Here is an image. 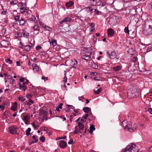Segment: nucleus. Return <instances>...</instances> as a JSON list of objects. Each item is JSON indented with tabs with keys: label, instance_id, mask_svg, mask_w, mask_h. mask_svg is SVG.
I'll use <instances>...</instances> for the list:
<instances>
[{
	"label": "nucleus",
	"instance_id": "nucleus-1",
	"mask_svg": "<svg viewBox=\"0 0 152 152\" xmlns=\"http://www.w3.org/2000/svg\"><path fill=\"white\" fill-rule=\"evenodd\" d=\"M129 89L128 92V95L130 98H136L139 95L140 90L137 89L135 85H130Z\"/></svg>",
	"mask_w": 152,
	"mask_h": 152
},
{
	"label": "nucleus",
	"instance_id": "nucleus-2",
	"mask_svg": "<svg viewBox=\"0 0 152 152\" xmlns=\"http://www.w3.org/2000/svg\"><path fill=\"white\" fill-rule=\"evenodd\" d=\"M122 126L124 129L131 132H133V130L136 128V125L135 123L130 121L128 122L126 120H124L122 122Z\"/></svg>",
	"mask_w": 152,
	"mask_h": 152
},
{
	"label": "nucleus",
	"instance_id": "nucleus-3",
	"mask_svg": "<svg viewBox=\"0 0 152 152\" xmlns=\"http://www.w3.org/2000/svg\"><path fill=\"white\" fill-rule=\"evenodd\" d=\"M138 148L136 145L132 143L129 144L125 149L123 150L122 152H137Z\"/></svg>",
	"mask_w": 152,
	"mask_h": 152
},
{
	"label": "nucleus",
	"instance_id": "nucleus-4",
	"mask_svg": "<svg viewBox=\"0 0 152 152\" xmlns=\"http://www.w3.org/2000/svg\"><path fill=\"white\" fill-rule=\"evenodd\" d=\"M142 27L143 34L146 36L151 35L152 34V28L143 24Z\"/></svg>",
	"mask_w": 152,
	"mask_h": 152
},
{
	"label": "nucleus",
	"instance_id": "nucleus-5",
	"mask_svg": "<svg viewBox=\"0 0 152 152\" xmlns=\"http://www.w3.org/2000/svg\"><path fill=\"white\" fill-rule=\"evenodd\" d=\"M8 129L9 132L12 134H18L19 131L18 128L15 125L10 126Z\"/></svg>",
	"mask_w": 152,
	"mask_h": 152
},
{
	"label": "nucleus",
	"instance_id": "nucleus-6",
	"mask_svg": "<svg viewBox=\"0 0 152 152\" xmlns=\"http://www.w3.org/2000/svg\"><path fill=\"white\" fill-rule=\"evenodd\" d=\"M80 121L81 122H79L78 123V126L79 128V132L82 134L81 131L83 130L85 128L84 127L83 124L86 122V121L84 120L83 119H81Z\"/></svg>",
	"mask_w": 152,
	"mask_h": 152
},
{
	"label": "nucleus",
	"instance_id": "nucleus-7",
	"mask_svg": "<svg viewBox=\"0 0 152 152\" xmlns=\"http://www.w3.org/2000/svg\"><path fill=\"white\" fill-rule=\"evenodd\" d=\"M34 103V101L32 99H28V101H26L25 102H23V104L24 106L26 105H27V107H28V108L30 109L31 108L30 105H31V104H33Z\"/></svg>",
	"mask_w": 152,
	"mask_h": 152
},
{
	"label": "nucleus",
	"instance_id": "nucleus-8",
	"mask_svg": "<svg viewBox=\"0 0 152 152\" xmlns=\"http://www.w3.org/2000/svg\"><path fill=\"white\" fill-rule=\"evenodd\" d=\"M143 24L152 28V19H147L145 20Z\"/></svg>",
	"mask_w": 152,
	"mask_h": 152
},
{
	"label": "nucleus",
	"instance_id": "nucleus-9",
	"mask_svg": "<svg viewBox=\"0 0 152 152\" xmlns=\"http://www.w3.org/2000/svg\"><path fill=\"white\" fill-rule=\"evenodd\" d=\"M107 34L108 37H111L115 34L114 30L111 28H109L107 29Z\"/></svg>",
	"mask_w": 152,
	"mask_h": 152
},
{
	"label": "nucleus",
	"instance_id": "nucleus-10",
	"mask_svg": "<svg viewBox=\"0 0 152 152\" xmlns=\"http://www.w3.org/2000/svg\"><path fill=\"white\" fill-rule=\"evenodd\" d=\"M107 53L108 55L110 58L111 59H114L116 58V54L115 51H113L110 53L107 51Z\"/></svg>",
	"mask_w": 152,
	"mask_h": 152
},
{
	"label": "nucleus",
	"instance_id": "nucleus-11",
	"mask_svg": "<svg viewBox=\"0 0 152 152\" xmlns=\"http://www.w3.org/2000/svg\"><path fill=\"white\" fill-rule=\"evenodd\" d=\"M59 145L60 148H64L66 147L67 144L65 141L64 140H61L60 141Z\"/></svg>",
	"mask_w": 152,
	"mask_h": 152
},
{
	"label": "nucleus",
	"instance_id": "nucleus-12",
	"mask_svg": "<svg viewBox=\"0 0 152 152\" xmlns=\"http://www.w3.org/2000/svg\"><path fill=\"white\" fill-rule=\"evenodd\" d=\"M106 2L103 0H100L97 1L96 5L101 7H104L106 5Z\"/></svg>",
	"mask_w": 152,
	"mask_h": 152
},
{
	"label": "nucleus",
	"instance_id": "nucleus-13",
	"mask_svg": "<svg viewBox=\"0 0 152 152\" xmlns=\"http://www.w3.org/2000/svg\"><path fill=\"white\" fill-rule=\"evenodd\" d=\"M77 62L75 59H73L70 65L73 68H76L77 66Z\"/></svg>",
	"mask_w": 152,
	"mask_h": 152
},
{
	"label": "nucleus",
	"instance_id": "nucleus-14",
	"mask_svg": "<svg viewBox=\"0 0 152 152\" xmlns=\"http://www.w3.org/2000/svg\"><path fill=\"white\" fill-rule=\"evenodd\" d=\"M20 43L21 45V47H20V48H21L26 51H29L31 50L28 47V46L27 45H23L21 42H20Z\"/></svg>",
	"mask_w": 152,
	"mask_h": 152
},
{
	"label": "nucleus",
	"instance_id": "nucleus-15",
	"mask_svg": "<svg viewBox=\"0 0 152 152\" xmlns=\"http://www.w3.org/2000/svg\"><path fill=\"white\" fill-rule=\"evenodd\" d=\"M17 106L18 103L16 102L13 103L11 109L14 111H15L17 110Z\"/></svg>",
	"mask_w": 152,
	"mask_h": 152
},
{
	"label": "nucleus",
	"instance_id": "nucleus-16",
	"mask_svg": "<svg viewBox=\"0 0 152 152\" xmlns=\"http://www.w3.org/2000/svg\"><path fill=\"white\" fill-rule=\"evenodd\" d=\"M22 35L25 38H27L29 36V33L27 32L26 30L23 29L21 31Z\"/></svg>",
	"mask_w": 152,
	"mask_h": 152
},
{
	"label": "nucleus",
	"instance_id": "nucleus-17",
	"mask_svg": "<svg viewBox=\"0 0 152 152\" xmlns=\"http://www.w3.org/2000/svg\"><path fill=\"white\" fill-rule=\"evenodd\" d=\"M30 116L28 115H26L24 116L23 120L24 121L26 124H27L30 119Z\"/></svg>",
	"mask_w": 152,
	"mask_h": 152
},
{
	"label": "nucleus",
	"instance_id": "nucleus-18",
	"mask_svg": "<svg viewBox=\"0 0 152 152\" xmlns=\"http://www.w3.org/2000/svg\"><path fill=\"white\" fill-rule=\"evenodd\" d=\"M50 45H52L53 47L57 45V41L54 39H51L50 41Z\"/></svg>",
	"mask_w": 152,
	"mask_h": 152
},
{
	"label": "nucleus",
	"instance_id": "nucleus-19",
	"mask_svg": "<svg viewBox=\"0 0 152 152\" xmlns=\"http://www.w3.org/2000/svg\"><path fill=\"white\" fill-rule=\"evenodd\" d=\"M33 29V31H37V34H39V32L40 31V28L37 25H35L34 26L32 27Z\"/></svg>",
	"mask_w": 152,
	"mask_h": 152
},
{
	"label": "nucleus",
	"instance_id": "nucleus-20",
	"mask_svg": "<svg viewBox=\"0 0 152 152\" xmlns=\"http://www.w3.org/2000/svg\"><path fill=\"white\" fill-rule=\"evenodd\" d=\"M122 66L121 65L116 66H114L113 68V71L115 72H118L121 70L122 69Z\"/></svg>",
	"mask_w": 152,
	"mask_h": 152
},
{
	"label": "nucleus",
	"instance_id": "nucleus-21",
	"mask_svg": "<svg viewBox=\"0 0 152 152\" xmlns=\"http://www.w3.org/2000/svg\"><path fill=\"white\" fill-rule=\"evenodd\" d=\"M71 18L69 17L66 18L62 20L61 21L60 24H62L64 22H67L69 21H71Z\"/></svg>",
	"mask_w": 152,
	"mask_h": 152
},
{
	"label": "nucleus",
	"instance_id": "nucleus-22",
	"mask_svg": "<svg viewBox=\"0 0 152 152\" xmlns=\"http://www.w3.org/2000/svg\"><path fill=\"white\" fill-rule=\"evenodd\" d=\"M40 113L41 115H43L42 117H43V119H46V120H47L48 119L46 118L47 117V116L46 111L45 110H42L41 111Z\"/></svg>",
	"mask_w": 152,
	"mask_h": 152
},
{
	"label": "nucleus",
	"instance_id": "nucleus-23",
	"mask_svg": "<svg viewBox=\"0 0 152 152\" xmlns=\"http://www.w3.org/2000/svg\"><path fill=\"white\" fill-rule=\"evenodd\" d=\"M29 19L30 20L32 21L35 23H36L37 20L35 17L32 15H30L29 16Z\"/></svg>",
	"mask_w": 152,
	"mask_h": 152
},
{
	"label": "nucleus",
	"instance_id": "nucleus-24",
	"mask_svg": "<svg viewBox=\"0 0 152 152\" xmlns=\"http://www.w3.org/2000/svg\"><path fill=\"white\" fill-rule=\"evenodd\" d=\"M74 2L72 1H69L68 2H67L65 4V6L67 7H71L74 4Z\"/></svg>",
	"mask_w": 152,
	"mask_h": 152
},
{
	"label": "nucleus",
	"instance_id": "nucleus-25",
	"mask_svg": "<svg viewBox=\"0 0 152 152\" xmlns=\"http://www.w3.org/2000/svg\"><path fill=\"white\" fill-rule=\"evenodd\" d=\"M33 69L34 71L35 72H37L39 70L38 66H37L36 64H32Z\"/></svg>",
	"mask_w": 152,
	"mask_h": 152
},
{
	"label": "nucleus",
	"instance_id": "nucleus-26",
	"mask_svg": "<svg viewBox=\"0 0 152 152\" xmlns=\"http://www.w3.org/2000/svg\"><path fill=\"white\" fill-rule=\"evenodd\" d=\"M18 85L19 86L20 88L22 90H23L24 91H25L27 89V88L26 86L23 85L20 83H19Z\"/></svg>",
	"mask_w": 152,
	"mask_h": 152
},
{
	"label": "nucleus",
	"instance_id": "nucleus-27",
	"mask_svg": "<svg viewBox=\"0 0 152 152\" xmlns=\"http://www.w3.org/2000/svg\"><path fill=\"white\" fill-rule=\"evenodd\" d=\"M83 111L86 113H88L91 111V109L89 107H84L83 108Z\"/></svg>",
	"mask_w": 152,
	"mask_h": 152
},
{
	"label": "nucleus",
	"instance_id": "nucleus-28",
	"mask_svg": "<svg viewBox=\"0 0 152 152\" xmlns=\"http://www.w3.org/2000/svg\"><path fill=\"white\" fill-rule=\"evenodd\" d=\"M90 58V54L89 55H85L83 56L82 59L88 61L89 59Z\"/></svg>",
	"mask_w": 152,
	"mask_h": 152
},
{
	"label": "nucleus",
	"instance_id": "nucleus-29",
	"mask_svg": "<svg viewBox=\"0 0 152 152\" xmlns=\"http://www.w3.org/2000/svg\"><path fill=\"white\" fill-rule=\"evenodd\" d=\"M26 21H25L24 19L22 18H21L20 20V21L19 24L20 26H22L25 25V23Z\"/></svg>",
	"mask_w": 152,
	"mask_h": 152
},
{
	"label": "nucleus",
	"instance_id": "nucleus-30",
	"mask_svg": "<svg viewBox=\"0 0 152 152\" xmlns=\"http://www.w3.org/2000/svg\"><path fill=\"white\" fill-rule=\"evenodd\" d=\"M97 1L96 0H90V3L93 6H96V5Z\"/></svg>",
	"mask_w": 152,
	"mask_h": 152
},
{
	"label": "nucleus",
	"instance_id": "nucleus-31",
	"mask_svg": "<svg viewBox=\"0 0 152 152\" xmlns=\"http://www.w3.org/2000/svg\"><path fill=\"white\" fill-rule=\"evenodd\" d=\"M32 138L34 140V141H33V143H36L38 141V138L37 136L33 135L32 137Z\"/></svg>",
	"mask_w": 152,
	"mask_h": 152
},
{
	"label": "nucleus",
	"instance_id": "nucleus-32",
	"mask_svg": "<svg viewBox=\"0 0 152 152\" xmlns=\"http://www.w3.org/2000/svg\"><path fill=\"white\" fill-rule=\"evenodd\" d=\"M18 100L21 102H23L25 100V98L23 96H20L18 97Z\"/></svg>",
	"mask_w": 152,
	"mask_h": 152
},
{
	"label": "nucleus",
	"instance_id": "nucleus-33",
	"mask_svg": "<svg viewBox=\"0 0 152 152\" xmlns=\"http://www.w3.org/2000/svg\"><path fill=\"white\" fill-rule=\"evenodd\" d=\"M102 89L99 88L97 90L94 89V93L96 94H99L102 91Z\"/></svg>",
	"mask_w": 152,
	"mask_h": 152
},
{
	"label": "nucleus",
	"instance_id": "nucleus-34",
	"mask_svg": "<svg viewBox=\"0 0 152 152\" xmlns=\"http://www.w3.org/2000/svg\"><path fill=\"white\" fill-rule=\"evenodd\" d=\"M21 37H22V34L21 33H18L15 34V37L17 39Z\"/></svg>",
	"mask_w": 152,
	"mask_h": 152
},
{
	"label": "nucleus",
	"instance_id": "nucleus-35",
	"mask_svg": "<svg viewBox=\"0 0 152 152\" xmlns=\"http://www.w3.org/2000/svg\"><path fill=\"white\" fill-rule=\"evenodd\" d=\"M31 129L30 128H28L27 129L26 131V134L27 135H29L30 134V132L31 131Z\"/></svg>",
	"mask_w": 152,
	"mask_h": 152
},
{
	"label": "nucleus",
	"instance_id": "nucleus-36",
	"mask_svg": "<svg viewBox=\"0 0 152 152\" xmlns=\"http://www.w3.org/2000/svg\"><path fill=\"white\" fill-rule=\"evenodd\" d=\"M5 62L6 63L10 64H11L12 63V61L9 58L5 60Z\"/></svg>",
	"mask_w": 152,
	"mask_h": 152
},
{
	"label": "nucleus",
	"instance_id": "nucleus-37",
	"mask_svg": "<svg viewBox=\"0 0 152 152\" xmlns=\"http://www.w3.org/2000/svg\"><path fill=\"white\" fill-rule=\"evenodd\" d=\"M129 25H128L127 27H126L124 29V31L126 33L129 34V31L128 29Z\"/></svg>",
	"mask_w": 152,
	"mask_h": 152
},
{
	"label": "nucleus",
	"instance_id": "nucleus-38",
	"mask_svg": "<svg viewBox=\"0 0 152 152\" xmlns=\"http://www.w3.org/2000/svg\"><path fill=\"white\" fill-rule=\"evenodd\" d=\"M44 29L49 31H51L52 30V29L51 27L47 26H45V28H44Z\"/></svg>",
	"mask_w": 152,
	"mask_h": 152
},
{
	"label": "nucleus",
	"instance_id": "nucleus-39",
	"mask_svg": "<svg viewBox=\"0 0 152 152\" xmlns=\"http://www.w3.org/2000/svg\"><path fill=\"white\" fill-rule=\"evenodd\" d=\"M20 15H17L14 17V20L16 21H18L20 20Z\"/></svg>",
	"mask_w": 152,
	"mask_h": 152
},
{
	"label": "nucleus",
	"instance_id": "nucleus-40",
	"mask_svg": "<svg viewBox=\"0 0 152 152\" xmlns=\"http://www.w3.org/2000/svg\"><path fill=\"white\" fill-rule=\"evenodd\" d=\"M88 116V114H85L84 115H83L82 118L81 119H83L84 120L86 121L87 118Z\"/></svg>",
	"mask_w": 152,
	"mask_h": 152
},
{
	"label": "nucleus",
	"instance_id": "nucleus-41",
	"mask_svg": "<svg viewBox=\"0 0 152 152\" xmlns=\"http://www.w3.org/2000/svg\"><path fill=\"white\" fill-rule=\"evenodd\" d=\"M90 130L92 131H94L95 130V128L94 127V126L93 125H91L89 128Z\"/></svg>",
	"mask_w": 152,
	"mask_h": 152
},
{
	"label": "nucleus",
	"instance_id": "nucleus-42",
	"mask_svg": "<svg viewBox=\"0 0 152 152\" xmlns=\"http://www.w3.org/2000/svg\"><path fill=\"white\" fill-rule=\"evenodd\" d=\"M132 49H129L128 50V53L130 54L133 55V52H132Z\"/></svg>",
	"mask_w": 152,
	"mask_h": 152
},
{
	"label": "nucleus",
	"instance_id": "nucleus-43",
	"mask_svg": "<svg viewBox=\"0 0 152 152\" xmlns=\"http://www.w3.org/2000/svg\"><path fill=\"white\" fill-rule=\"evenodd\" d=\"M2 10H3V11L1 12V14L2 15H4L5 14V13L6 12L7 10L6 9H4V7L3 6H2Z\"/></svg>",
	"mask_w": 152,
	"mask_h": 152
},
{
	"label": "nucleus",
	"instance_id": "nucleus-44",
	"mask_svg": "<svg viewBox=\"0 0 152 152\" xmlns=\"http://www.w3.org/2000/svg\"><path fill=\"white\" fill-rule=\"evenodd\" d=\"M79 132L78 130V128L77 126H76L75 128V130L74 132V134H77Z\"/></svg>",
	"mask_w": 152,
	"mask_h": 152
},
{
	"label": "nucleus",
	"instance_id": "nucleus-45",
	"mask_svg": "<svg viewBox=\"0 0 152 152\" xmlns=\"http://www.w3.org/2000/svg\"><path fill=\"white\" fill-rule=\"evenodd\" d=\"M65 73H64V75H65V76L64 78V80H63V81L65 83L67 82V77L66 76V71H64Z\"/></svg>",
	"mask_w": 152,
	"mask_h": 152
},
{
	"label": "nucleus",
	"instance_id": "nucleus-46",
	"mask_svg": "<svg viewBox=\"0 0 152 152\" xmlns=\"http://www.w3.org/2000/svg\"><path fill=\"white\" fill-rule=\"evenodd\" d=\"M39 140L41 141L42 142H43L45 141V138L44 136H42L41 137H40Z\"/></svg>",
	"mask_w": 152,
	"mask_h": 152
},
{
	"label": "nucleus",
	"instance_id": "nucleus-47",
	"mask_svg": "<svg viewBox=\"0 0 152 152\" xmlns=\"http://www.w3.org/2000/svg\"><path fill=\"white\" fill-rule=\"evenodd\" d=\"M39 23L40 25L42 26V28H45V27L46 25H45L41 21L39 22Z\"/></svg>",
	"mask_w": 152,
	"mask_h": 152
},
{
	"label": "nucleus",
	"instance_id": "nucleus-48",
	"mask_svg": "<svg viewBox=\"0 0 152 152\" xmlns=\"http://www.w3.org/2000/svg\"><path fill=\"white\" fill-rule=\"evenodd\" d=\"M41 79L42 80H44V81H45L46 80H48V77H45L44 76H42V77Z\"/></svg>",
	"mask_w": 152,
	"mask_h": 152
},
{
	"label": "nucleus",
	"instance_id": "nucleus-49",
	"mask_svg": "<svg viewBox=\"0 0 152 152\" xmlns=\"http://www.w3.org/2000/svg\"><path fill=\"white\" fill-rule=\"evenodd\" d=\"M20 12L22 13H23L24 12H26L27 13L28 12V8H24V10L23 11H20Z\"/></svg>",
	"mask_w": 152,
	"mask_h": 152
},
{
	"label": "nucleus",
	"instance_id": "nucleus-50",
	"mask_svg": "<svg viewBox=\"0 0 152 152\" xmlns=\"http://www.w3.org/2000/svg\"><path fill=\"white\" fill-rule=\"evenodd\" d=\"M19 4L20 5L21 7H24L26 6V4L25 3H23L22 2H20L19 3Z\"/></svg>",
	"mask_w": 152,
	"mask_h": 152
},
{
	"label": "nucleus",
	"instance_id": "nucleus-51",
	"mask_svg": "<svg viewBox=\"0 0 152 152\" xmlns=\"http://www.w3.org/2000/svg\"><path fill=\"white\" fill-rule=\"evenodd\" d=\"M92 67L93 69H97L98 68V66L96 64H94L92 65Z\"/></svg>",
	"mask_w": 152,
	"mask_h": 152
},
{
	"label": "nucleus",
	"instance_id": "nucleus-52",
	"mask_svg": "<svg viewBox=\"0 0 152 152\" xmlns=\"http://www.w3.org/2000/svg\"><path fill=\"white\" fill-rule=\"evenodd\" d=\"M13 78V77L12 75H7V77H6L5 79H12V78Z\"/></svg>",
	"mask_w": 152,
	"mask_h": 152
},
{
	"label": "nucleus",
	"instance_id": "nucleus-53",
	"mask_svg": "<svg viewBox=\"0 0 152 152\" xmlns=\"http://www.w3.org/2000/svg\"><path fill=\"white\" fill-rule=\"evenodd\" d=\"M25 80H26V81H25L23 82V85L25 86V84H27L29 82V80L27 79H25Z\"/></svg>",
	"mask_w": 152,
	"mask_h": 152
},
{
	"label": "nucleus",
	"instance_id": "nucleus-54",
	"mask_svg": "<svg viewBox=\"0 0 152 152\" xmlns=\"http://www.w3.org/2000/svg\"><path fill=\"white\" fill-rule=\"evenodd\" d=\"M31 125L33 126L34 129H37V126L35 124L34 122H32L31 123Z\"/></svg>",
	"mask_w": 152,
	"mask_h": 152
},
{
	"label": "nucleus",
	"instance_id": "nucleus-55",
	"mask_svg": "<svg viewBox=\"0 0 152 152\" xmlns=\"http://www.w3.org/2000/svg\"><path fill=\"white\" fill-rule=\"evenodd\" d=\"M27 45L28 46V47L30 49H31V48L34 46V45L31 43H30L29 45Z\"/></svg>",
	"mask_w": 152,
	"mask_h": 152
},
{
	"label": "nucleus",
	"instance_id": "nucleus-56",
	"mask_svg": "<svg viewBox=\"0 0 152 152\" xmlns=\"http://www.w3.org/2000/svg\"><path fill=\"white\" fill-rule=\"evenodd\" d=\"M25 79L24 77H22V78H21L20 79V82H24L25 81Z\"/></svg>",
	"mask_w": 152,
	"mask_h": 152
},
{
	"label": "nucleus",
	"instance_id": "nucleus-57",
	"mask_svg": "<svg viewBox=\"0 0 152 152\" xmlns=\"http://www.w3.org/2000/svg\"><path fill=\"white\" fill-rule=\"evenodd\" d=\"M31 95L30 94H27L26 95V97L29 99H31L30 98L31 97Z\"/></svg>",
	"mask_w": 152,
	"mask_h": 152
},
{
	"label": "nucleus",
	"instance_id": "nucleus-58",
	"mask_svg": "<svg viewBox=\"0 0 152 152\" xmlns=\"http://www.w3.org/2000/svg\"><path fill=\"white\" fill-rule=\"evenodd\" d=\"M5 105L4 104L3 105H0V109H1V110H4L5 108Z\"/></svg>",
	"mask_w": 152,
	"mask_h": 152
},
{
	"label": "nucleus",
	"instance_id": "nucleus-59",
	"mask_svg": "<svg viewBox=\"0 0 152 152\" xmlns=\"http://www.w3.org/2000/svg\"><path fill=\"white\" fill-rule=\"evenodd\" d=\"M63 105V103H61L59 105H58V106H57V107H58L59 109H61L62 108V106Z\"/></svg>",
	"mask_w": 152,
	"mask_h": 152
},
{
	"label": "nucleus",
	"instance_id": "nucleus-60",
	"mask_svg": "<svg viewBox=\"0 0 152 152\" xmlns=\"http://www.w3.org/2000/svg\"><path fill=\"white\" fill-rule=\"evenodd\" d=\"M90 25L89 26L91 27H94L95 24L93 23H91L89 24Z\"/></svg>",
	"mask_w": 152,
	"mask_h": 152
},
{
	"label": "nucleus",
	"instance_id": "nucleus-61",
	"mask_svg": "<svg viewBox=\"0 0 152 152\" xmlns=\"http://www.w3.org/2000/svg\"><path fill=\"white\" fill-rule=\"evenodd\" d=\"M68 106V108L72 109H74L75 108L72 105H67Z\"/></svg>",
	"mask_w": 152,
	"mask_h": 152
},
{
	"label": "nucleus",
	"instance_id": "nucleus-62",
	"mask_svg": "<svg viewBox=\"0 0 152 152\" xmlns=\"http://www.w3.org/2000/svg\"><path fill=\"white\" fill-rule=\"evenodd\" d=\"M46 133L48 134V135H50L52 134V133L49 130L47 131Z\"/></svg>",
	"mask_w": 152,
	"mask_h": 152
},
{
	"label": "nucleus",
	"instance_id": "nucleus-63",
	"mask_svg": "<svg viewBox=\"0 0 152 152\" xmlns=\"http://www.w3.org/2000/svg\"><path fill=\"white\" fill-rule=\"evenodd\" d=\"M94 27H91L90 28V31L91 32H92L95 30Z\"/></svg>",
	"mask_w": 152,
	"mask_h": 152
},
{
	"label": "nucleus",
	"instance_id": "nucleus-64",
	"mask_svg": "<svg viewBox=\"0 0 152 152\" xmlns=\"http://www.w3.org/2000/svg\"><path fill=\"white\" fill-rule=\"evenodd\" d=\"M148 111L151 114H152V109L151 108H149L148 109Z\"/></svg>",
	"mask_w": 152,
	"mask_h": 152
}]
</instances>
